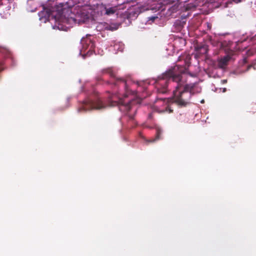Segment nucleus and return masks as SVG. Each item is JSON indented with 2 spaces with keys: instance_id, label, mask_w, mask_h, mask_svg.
I'll list each match as a JSON object with an SVG mask.
<instances>
[{
  "instance_id": "nucleus-13",
  "label": "nucleus",
  "mask_w": 256,
  "mask_h": 256,
  "mask_svg": "<svg viewBox=\"0 0 256 256\" xmlns=\"http://www.w3.org/2000/svg\"><path fill=\"white\" fill-rule=\"evenodd\" d=\"M242 0H233V1L236 3H238L242 1Z\"/></svg>"
},
{
  "instance_id": "nucleus-11",
  "label": "nucleus",
  "mask_w": 256,
  "mask_h": 256,
  "mask_svg": "<svg viewBox=\"0 0 256 256\" xmlns=\"http://www.w3.org/2000/svg\"><path fill=\"white\" fill-rule=\"evenodd\" d=\"M106 29L108 30H111V31H114V30H116L117 29V28H114L111 26H108L106 27Z\"/></svg>"
},
{
  "instance_id": "nucleus-9",
  "label": "nucleus",
  "mask_w": 256,
  "mask_h": 256,
  "mask_svg": "<svg viewBox=\"0 0 256 256\" xmlns=\"http://www.w3.org/2000/svg\"><path fill=\"white\" fill-rule=\"evenodd\" d=\"M230 60V57L229 56H224L218 61V66L220 68L225 67L228 64Z\"/></svg>"
},
{
  "instance_id": "nucleus-3",
  "label": "nucleus",
  "mask_w": 256,
  "mask_h": 256,
  "mask_svg": "<svg viewBox=\"0 0 256 256\" xmlns=\"http://www.w3.org/2000/svg\"><path fill=\"white\" fill-rule=\"evenodd\" d=\"M81 44L82 45V50L80 51V52H85L86 50L87 52L86 54H83L84 58H85L86 56H90L92 54L94 48V44L93 42L88 38H82L81 40Z\"/></svg>"
},
{
  "instance_id": "nucleus-4",
  "label": "nucleus",
  "mask_w": 256,
  "mask_h": 256,
  "mask_svg": "<svg viewBox=\"0 0 256 256\" xmlns=\"http://www.w3.org/2000/svg\"><path fill=\"white\" fill-rule=\"evenodd\" d=\"M170 101L171 100L166 98H160L156 100V106H160L161 104H162L164 106V108L159 110L160 112H168L169 114L172 112L173 110L170 108L169 104Z\"/></svg>"
},
{
  "instance_id": "nucleus-1",
  "label": "nucleus",
  "mask_w": 256,
  "mask_h": 256,
  "mask_svg": "<svg viewBox=\"0 0 256 256\" xmlns=\"http://www.w3.org/2000/svg\"><path fill=\"white\" fill-rule=\"evenodd\" d=\"M184 60V64L175 66L163 74L156 81V87L158 92L162 94L166 93L168 90V84L170 80L177 82L176 90L174 91V101L178 105L186 106L194 94V88L196 84H184L186 82V74H188V67L190 64V57L186 55V58L183 56L179 57L178 60Z\"/></svg>"
},
{
  "instance_id": "nucleus-14",
  "label": "nucleus",
  "mask_w": 256,
  "mask_h": 256,
  "mask_svg": "<svg viewBox=\"0 0 256 256\" xmlns=\"http://www.w3.org/2000/svg\"><path fill=\"white\" fill-rule=\"evenodd\" d=\"M152 114H149V116H148V118H152Z\"/></svg>"
},
{
  "instance_id": "nucleus-10",
  "label": "nucleus",
  "mask_w": 256,
  "mask_h": 256,
  "mask_svg": "<svg viewBox=\"0 0 256 256\" xmlns=\"http://www.w3.org/2000/svg\"><path fill=\"white\" fill-rule=\"evenodd\" d=\"M162 134V132L160 130L158 129L156 130V139L158 140L160 138V136Z\"/></svg>"
},
{
  "instance_id": "nucleus-15",
  "label": "nucleus",
  "mask_w": 256,
  "mask_h": 256,
  "mask_svg": "<svg viewBox=\"0 0 256 256\" xmlns=\"http://www.w3.org/2000/svg\"><path fill=\"white\" fill-rule=\"evenodd\" d=\"M2 50H4L0 47V52H2Z\"/></svg>"
},
{
  "instance_id": "nucleus-8",
  "label": "nucleus",
  "mask_w": 256,
  "mask_h": 256,
  "mask_svg": "<svg viewBox=\"0 0 256 256\" xmlns=\"http://www.w3.org/2000/svg\"><path fill=\"white\" fill-rule=\"evenodd\" d=\"M102 7L104 10V14L110 16L114 14L118 10L117 6H110L109 4H102Z\"/></svg>"
},
{
  "instance_id": "nucleus-16",
  "label": "nucleus",
  "mask_w": 256,
  "mask_h": 256,
  "mask_svg": "<svg viewBox=\"0 0 256 256\" xmlns=\"http://www.w3.org/2000/svg\"><path fill=\"white\" fill-rule=\"evenodd\" d=\"M204 100H201L200 102L201 103H204Z\"/></svg>"
},
{
  "instance_id": "nucleus-17",
  "label": "nucleus",
  "mask_w": 256,
  "mask_h": 256,
  "mask_svg": "<svg viewBox=\"0 0 256 256\" xmlns=\"http://www.w3.org/2000/svg\"><path fill=\"white\" fill-rule=\"evenodd\" d=\"M136 110H134V113H136Z\"/></svg>"
},
{
  "instance_id": "nucleus-7",
  "label": "nucleus",
  "mask_w": 256,
  "mask_h": 256,
  "mask_svg": "<svg viewBox=\"0 0 256 256\" xmlns=\"http://www.w3.org/2000/svg\"><path fill=\"white\" fill-rule=\"evenodd\" d=\"M186 24V20L185 18L176 20L173 26L174 31L176 32H180Z\"/></svg>"
},
{
  "instance_id": "nucleus-18",
  "label": "nucleus",
  "mask_w": 256,
  "mask_h": 256,
  "mask_svg": "<svg viewBox=\"0 0 256 256\" xmlns=\"http://www.w3.org/2000/svg\"><path fill=\"white\" fill-rule=\"evenodd\" d=\"M118 46V45H116L115 48L117 47Z\"/></svg>"
},
{
  "instance_id": "nucleus-6",
  "label": "nucleus",
  "mask_w": 256,
  "mask_h": 256,
  "mask_svg": "<svg viewBox=\"0 0 256 256\" xmlns=\"http://www.w3.org/2000/svg\"><path fill=\"white\" fill-rule=\"evenodd\" d=\"M102 74H108L110 75V76L111 78H115L116 79V82H118V81H120V82H122L123 83H124V86H125V88H126V90H128L127 84H126V82L125 81V80L124 79H123V78H116V74H115L113 70H112V68H106L103 69L102 70Z\"/></svg>"
},
{
  "instance_id": "nucleus-12",
  "label": "nucleus",
  "mask_w": 256,
  "mask_h": 256,
  "mask_svg": "<svg viewBox=\"0 0 256 256\" xmlns=\"http://www.w3.org/2000/svg\"><path fill=\"white\" fill-rule=\"evenodd\" d=\"M46 12L47 13L48 16H54L53 12L51 10H46Z\"/></svg>"
},
{
  "instance_id": "nucleus-19",
  "label": "nucleus",
  "mask_w": 256,
  "mask_h": 256,
  "mask_svg": "<svg viewBox=\"0 0 256 256\" xmlns=\"http://www.w3.org/2000/svg\"><path fill=\"white\" fill-rule=\"evenodd\" d=\"M190 74V76H192V74H190V73H188Z\"/></svg>"
},
{
  "instance_id": "nucleus-5",
  "label": "nucleus",
  "mask_w": 256,
  "mask_h": 256,
  "mask_svg": "<svg viewBox=\"0 0 256 256\" xmlns=\"http://www.w3.org/2000/svg\"><path fill=\"white\" fill-rule=\"evenodd\" d=\"M89 18V14L88 12L84 10H80L76 12L75 18H73L74 22L78 23L84 22L86 20Z\"/></svg>"
},
{
  "instance_id": "nucleus-2",
  "label": "nucleus",
  "mask_w": 256,
  "mask_h": 256,
  "mask_svg": "<svg viewBox=\"0 0 256 256\" xmlns=\"http://www.w3.org/2000/svg\"><path fill=\"white\" fill-rule=\"evenodd\" d=\"M135 104L134 100H132L128 102L124 103L122 99L114 94H109L107 102H104L100 98H96L94 100L88 99L84 102L82 106L78 109L79 111H84L92 110H102L107 106H118L119 110L125 113L128 116L129 120L128 126L132 128L136 124L134 120V114H130L129 112L133 108Z\"/></svg>"
}]
</instances>
